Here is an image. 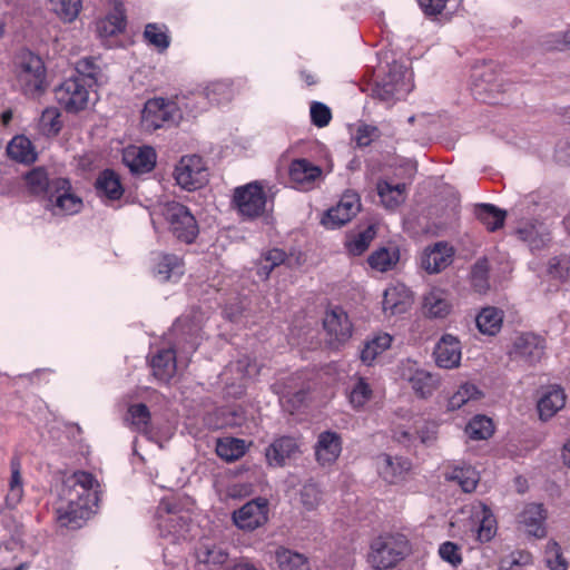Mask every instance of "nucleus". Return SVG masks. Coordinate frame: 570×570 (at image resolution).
I'll list each match as a JSON object with an SVG mask.
<instances>
[{
	"label": "nucleus",
	"mask_w": 570,
	"mask_h": 570,
	"mask_svg": "<svg viewBox=\"0 0 570 570\" xmlns=\"http://www.w3.org/2000/svg\"><path fill=\"white\" fill-rule=\"evenodd\" d=\"M97 481L92 474L78 471L67 476L62 483L59 502L56 508L57 519L63 527L80 528L97 504Z\"/></svg>",
	"instance_id": "nucleus-1"
},
{
	"label": "nucleus",
	"mask_w": 570,
	"mask_h": 570,
	"mask_svg": "<svg viewBox=\"0 0 570 570\" xmlns=\"http://www.w3.org/2000/svg\"><path fill=\"white\" fill-rule=\"evenodd\" d=\"M159 537L169 544H177L188 539L190 514L174 499L160 501L156 511Z\"/></svg>",
	"instance_id": "nucleus-2"
},
{
	"label": "nucleus",
	"mask_w": 570,
	"mask_h": 570,
	"mask_svg": "<svg viewBox=\"0 0 570 570\" xmlns=\"http://www.w3.org/2000/svg\"><path fill=\"white\" fill-rule=\"evenodd\" d=\"M409 550V542L404 535H381L372 542L367 560L372 568L386 570L403 560Z\"/></svg>",
	"instance_id": "nucleus-3"
},
{
	"label": "nucleus",
	"mask_w": 570,
	"mask_h": 570,
	"mask_svg": "<svg viewBox=\"0 0 570 570\" xmlns=\"http://www.w3.org/2000/svg\"><path fill=\"white\" fill-rule=\"evenodd\" d=\"M17 83L28 97H38L46 90V68L40 57L22 52L16 68Z\"/></svg>",
	"instance_id": "nucleus-4"
},
{
	"label": "nucleus",
	"mask_w": 570,
	"mask_h": 570,
	"mask_svg": "<svg viewBox=\"0 0 570 570\" xmlns=\"http://www.w3.org/2000/svg\"><path fill=\"white\" fill-rule=\"evenodd\" d=\"M413 89L412 72L401 63L393 62L389 72L373 88V96L392 104L404 98Z\"/></svg>",
	"instance_id": "nucleus-5"
},
{
	"label": "nucleus",
	"mask_w": 570,
	"mask_h": 570,
	"mask_svg": "<svg viewBox=\"0 0 570 570\" xmlns=\"http://www.w3.org/2000/svg\"><path fill=\"white\" fill-rule=\"evenodd\" d=\"M181 118L176 102L164 98L149 99L141 112V126L146 131H155L164 126L175 125Z\"/></svg>",
	"instance_id": "nucleus-6"
},
{
	"label": "nucleus",
	"mask_w": 570,
	"mask_h": 570,
	"mask_svg": "<svg viewBox=\"0 0 570 570\" xmlns=\"http://www.w3.org/2000/svg\"><path fill=\"white\" fill-rule=\"evenodd\" d=\"M163 215L173 235L186 244H190L198 235V225L190 210L183 204L170 202L165 204Z\"/></svg>",
	"instance_id": "nucleus-7"
},
{
	"label": "nucleus",
	"mask_w": 570,
	"mask_h": 570,
	"mask_svg": "<svg viewBox=\"0 0 570 570\" xmlns=\"http://www.w3.org/2000/svg\"><path fill=\"white\" fill-rule=\"evenodd\" d=\"M174 177L183 189L196 190L207 183V167L198 155L183 156L175 166Z\"/></svg>",
	"instance_id": "nucleus-8"
},
{
	"label": "nucleus",
	"mask_w": 570,
	"mask_h": 570,
	"mask_svg": "<svg viewBox=\"0 0 570 570\" xmlns=\"http://www.w3.org/2000/svg\"><path fill=\"white\" fill-rule=\"evenodd\" d=\"M90 85L81 77H70L55 89V96L60 106L68 112L83 110L89 101Z\"/></svg>",
	"instance_id": "nucleus-9"
},
{
	"label": "nucleus",
	"mask_w": 570,
	"mask_h": 570,
	"mask_svg": "<svg viewBox=\"0 0 570 570\" xmlns=\"http://www.w3.org/2000/svg\"><path fill=\"white\" fill-rule=\"evenodd\" d=\"M233 203L238 213L247 219L262 216L266 206L263 186L258 181H253L237 187L234 191Z\"/></svg>",
	"instance_id": "nucleus-10"
},
{
	"label": "nucleus",
	"mask_w": 570,
	"mask_h": 570,
	"mask_svg": "<svg viewBox=\"0 0 570 570\" xmlns=\"http://www.w3.org/2000/svg\"><path fill=\"white\" fill-rule=\"evenodd\" d=\"M52 186L55 189L48 200L55 215H73L80 212L82 200L71 193V185L67 178H56Z\"/></svg>",
	"instance_id": "nucleus-11"
},
{
	"label": "nucleus",
	"mask_w": 570,
	"mask_h": 570,
	"mask_svg": "<svg viewBox=\"0 0 570 570\" xmlns=\"http://www.w3.org/2000/svg\"><path fill=\"white\" fill-rule=\"evenodd\" d=\"M546 340L533 333L517 336L509 352L511 358L529 365L538 363L544 355Z\"/></svg>",
	"instance_id": "nucleus-12"
},
{
	"label": "nucleus",
	"mask_w": 570,
	"mask_h": 570,
	"mask_svg": "<svg viewBox=\"0 0 570 570\" xmlns=\"http://www.w3.org/2000/svg\"><path fill=\"white\" fill-rule=\"evenodd\" d=\"M323 327L327 334V342L332 346H338L352 336V323L346 312L338 306L326 311Z\"/></svg>",
	"instance_id": "nucleus-13"
},
{
	"label": "nucleus",
	"mask_w": 570,
	"mask_h": 570,
	"mask_svg": "<svg viewBox=\"0 0 570 570\" xmlns=\"http://www.w3.org/2000/svg\"><path fill=\"white\" fill-rule=\"evenodd\" d=\"M266 499H254L234 511L233 521L237 528L244 531H254L267 522Z\"/></svg>",
	"instance_id": "nucleus-14"
},
{
	"label": "nucleus",
	"mask_w": 570,
	"mask_h": 570,
	"mask_svg": "<svg viewBox=\"0 0 570 570\" xmlns=\"http://www.w3.org/2000/svg\"><path fill=\"white\" fill-rule=\"evenodd\" d=\"M402 376L409 382L416 396L430 397L439 387L440 380L431 372L420 368L415 362L407 361L403 367Z\"/></svg>",
	"instance_id": "nucleus-15"
},
{
	"label": "nucleus",
	"mask_w": 570,
	"mask_h": 570,
	"mask_svg": "<svg viewBox=\"0 0 570 570\" xmlns=\"http://www.w3.org/2000/svg\"><path fill=\"white\" fill-rule=\"evenodd\" d=\"M433 355L439 367L446 370L458 367L462 356L460 341L451 334L442 335L435 344Z\"/></svg>",
	"instance_id": "nucleus-16"
},
{
	"label": "nucleus",
	"mask_w": 570,
	"mask_h": 570,
	"mask_svg": "<svg viewBox=\"0 0 570 570\" xmlns=\"http://www.w3.org/2000/svg\"><path fill=\"white\" fill-rule=\"evenodd\" d=\"M454 250L444 242H438L424 249L421 256V267L429 274L445 269L453 259Z\"/></svg>",
	"instance_id": "nucleus-17"
},
{
	"label": "nucleus",
	"mask_w": 570,
	"mask_h": 570,
	"mask_svg": "<svg viewBox=\"0 0 570 570\" xmlns=\"http://www.w3.org/2000/svg\"><path fill=\"white\" fill-rule=\"evenodd\" d=\"M412 303V292L404 284L397 283L384 291L383 311L389 316L407 312Z\"/></svg>",
	"instance_id": "nucleus-18"
},
{
	"label": "nucleus",
	"mask_w": 570,
	"mask_h": 570,
	"mask_svg": "<svg viewBox=\"0 0 570 570\" xmlns=\"http://www.w3.org/2000/svg\"><path fill=\"white\" fill-rule=\"evenodd\" d=\"M379 474L391 484L403 481L411 470V462L401 456L383 453L376 458Z\"/></svg>",
	"instance_id": "nucleus-19"
},
{
	"label": "nucleus",
	"mask_w": 570,
	"mask_h": 570,
	"mask_svg": "<svg viewBox=\"0 0 570 570\" xmlns=\"http://www.w3.org/2000/svg\"><path fill=\"white\" fill-rule=\"evenodd\" d=\"M314 450L315 459L322 466L335 463L342 452L341 435L333 431L320 433Z\"/></svg>",
	"instance_id": "nucleus-20"
},
{
	"label": "nucleus",
	"mask_w": 570,
	"mask_h": 570,
	"mask_svg": "<svg viewBox=\"0 0 570 570\" xmlns=\"http://www.w3.org/2000/svg\"><path fill=\"white\" fill-rule=\"evenodd\" d=\"M547 512L540 503H528L518 517V522L524 528L528 534L535 538H543L546 529Z\"/></svg>",
	"instance_id": "nucleus-21"
},
{
	"label": "nucleus",
	"mask_w": 570,
	"mask_h": 570,
	"mask_svg": "<svg viewBox=\"0 0 570 570\" xmlns=\"http://www.w3.org/2000/svg\"><path fill=\"white\" fill-rule=\"evenodd\" d=\"M153 274L159 282L177 281L184 274V263L175 254L158 253L154 256Z\"/></svg>",
	"instance_id": "nucleus-22"
},
{
	"label": "nucleus",
	"mask_w": 570,
	"mask_h": 570,
	"mask_svg": "<svg viewBox=\"0 0 570 570\" xmlns=\"http://www.w3.org/2000/svg\"><path fill=\"white\" fill-rule=\"evenodd\" d=\"M299 452V446L294 438L282 436L271 443L265 450L266 461L269 466L285 465L287 459L294 458Z\"/></svg>",
	"instance_id": "nucleus-23"
},
{
	"label": "nucleus",
	"mask_w": 570,
	"mask_h": 570,
	"mask_svg": "<svg viewBox=\"0 0 570 570\" xmlns=\"http://www.w3.org/2000/svg\"><path fill=\"white\" fill-rule=\"evenodd\" d=\"M471 515L476 528V538L480 542H489L497 534V519L491 509L482 502L472 504Z\"/></svg>",
	"instance_id": "nucleus-24"
},
{
	"label": "nucleus",
	"mask_w": 570,
	"mask_h": 570,
	"mask_svg": "<svg viewBox=\"0 0 570 570\" xmlns=\"http://www.w3.org/2000/svg\"><path fill=\"white\" fill-rule=\"evenodd\" d=\"M124 161L132 173H149L156 165V153L151 147H132L125 151Z\"/></svg>",
	"instance_id": "nucleus-25"
},
{
	"label": "nucleus",
	"mask_w": 570,
	"mask_h": 570,
	"mask_svg": "<svg viewBox=\"0 0 570 570\" xmlns=\"http://www.w3.org/2000/svg\"><path fill=\"white\" fill-rule=\"evenodd\" d=\"M566 404V393L558 385H551L544 390L538 401V412L541 420L551 419Z\"/></svg>",
	"instance_id": "nucleus-26"
},
{
	"label": "nucleus",
	"mask_w": 570,
	"mask_h": 570,
	"mask_svg": "<svg viewBox=\"0 0 570 570\" xmlns=\"http://www.w3.org/2000/svg\"><path fill=\"white\" fill-rule=\"evenodd\" d=\"M126 28L125 8L121 2L115 1L112 10L97 21V33L100 38H109L121 33Z\"/></svg>",
	"instance_id": "nucleus-27"
},
{
	"label": "nucleus",
	"mask_w": 570,
	"mask_h": 570,
	"mask_svg": "<svg viewBox=\"0 0 570 570\" xmlns=\"http://www.w3.org/2000/svg\"><path fill=\"white\" fill-rule=\"evenodd\" d=\"M321 175L322 169L306 159H295L289 167L291 180L302 189L309 188Z\"/></svg>",
	"instance_id": "nucleus-28"
},
{
	"label": "nucleus",
	"mask_w": 570,
	"mask_h": 570,
	"mask_svg": "<svg viewBox=\"0 0 570 570\" xmlns=\"http://www.w3.org/2000/svg\"><path fill=\"white\" fill-rule=\"evenodd\" d=\"M95 187L98 196L106 200H118L124 195L120 178L111 169H105L99 174Z\"/></svg>",
	"instance_id": "nucleus-29"
},
{
	"label": "nucleus",
	"mask_w": 570,
	"mask_h": 570,
	"mask_svg": "<svg viewBox=\"0 0 570 570\" xmlns=\"http://www.w3.org/2000/svg\"><path fill=\"white\" fill-rule=\"evenodd\" d=\"M154 376L160 382H168L176 372V357L171 348L159 351L151 360Z\"/></svg>",
	"instance_id": "nucleus-30"
},
{
	"label": "nucleus",
	"mask_w": 570,
	"mask_h": 570,
	"mask_svg": "<svg viewBox=\"0 0 570 570\" xmlns=\"http://www.w3.org/2000/svg\"><path fill=\"white\" fill-rule=\"evenodd\" d=\"M376 189L382 204L389 209H395L406 198V184L391 185L381 180L377 183Z\"/></svg>",
	"instance_id": "nucleus-31"
},
{
	"label": "nucleus",
	"mask_w": 570,
	"mask_h": 570,
	"mask_svg": "<svg viewBox=\"0 0 570 570\" xmlns=\"http://www.w3.org/2000/svg\"><path fill=\"white\" fill-rule=\"evenodd\" d=\"M450 308L448 295L441 289L434 288L424 296L423 309L430 317H445Z\"/></svg>",
	"instance_id": "nucleus-32"
},
{
	"label": "nucleus",
	"mask_w": 570,
	"mask_h": 570,
	"mask_svg": "<svg viewBox=\"0 0 570 570\" xmlns=\"http://www.w3.org/2000/svg\"><path fill=\"white\" fill-rule=\"evenodd\" d=\"M475 322L482 334L493 336L501 330L503 312L492 306L484 307L476 315Z\"/></svg>",
	"instance_id": "nucleus-33"
},
{
	"label": "nucleus",
	"mask_w": 570,
	"mask_h": 570,
	"mask_svg": "<svg viewBox=\"0 0 570 570\" xmlns=\"http://www.w3.org/2000/svg\"><path fill=\"white\" fill-rule=\"evenodd\" d=\"M474 213L489 232H495L503 227L507 217L505 210L492 204H479L475 206Z\"/></svg>",
	"instance_id": "nucleus-34"
},
{
	"label": "nucleus",
	"mask_w": 570,
	"mask_h": 570,
	"mask_svg": "<svg viewBox=\"0 0 570 570\" xmlns=\"http://www.w3.org/2000/svg\"><path fill=\"white\" fill-rule=\"evenodd\" d=\"M55 179L49 178L43 167H36L24 176L27 187L31 194L47 195L48 197L55 189L52 186Z\"/></svg>",
	"instance_id": "nucleus-35"
},
{
	"label": "nucleus",
	"mask_w": 570,
	"mask_h": 570,
	"mask_svg": "<svg viewBox=\"0 0 570 570\" xmlns=\"http://www.w3.org/2000/svg\"><path fill=\"white\" fill-rule=\"evenodd\" d=\"M8 156L19 163L30 164L37 158L31 141L24 136L13 137L7 146Z\"/></svg>",
	"instance_id": "nucleus-36"
},
{
	"label": "nucleus",
	"mask_w": 570,
	"mask_h": 570,
	"mask_svg": "<svg viewBox=\"0 0 570 570\" xmlns=\"http://www.w3.org/2000/svg\"><path fill=\"white\" fill-rule=\"evenodd\" d=\"M247 444L242 439L222 438L217 440L216 453L226 462H234L245 455Z\"/></svg>",
	"instance_id": "nucleus-37"
},
{
	"label": "nucleus",
	"mask_w": 570,
	"mask_h": 570,
	"mask_svg": "<svg viewBox=\"0 0 570 570\" xmlns=\"http://www.w3.org/2000/svg\"><path fill=\"white\" fill-rule=\"evenodd\" d=\"M445 479L456 482L464 492L470 493L475 490L479 483V473L470 465L455 466L445 473Z\"/></svg>",
	"instance_id": "nucleus-38"
},
{
	"label": "nucleus",
	"mask_w": 570,
	"mask_h": 570,
	"mask_svg": "<svg viewBox=\"0 0 570 570\" xmlns=\"http://www.w3.org/2000/svg\"><path fill=\"white\" fill-rule=\"evenodd\" d=\"M275 557L281 570H311L307 559L298 552L281 547Z\"/></svg>",
	"instance_id": "nucleus-39"
},
{
	"label": "nucleus",
	"mask_w": 570,
	"mask_h": 570,
	"mask_svg": "<svg viewBox=\"0 0 570 570\" xmlns=\"http://www.w3.org/2000/svg\"><path fill=\"white\" fill-rule=\"evenodd\" d=\"M399 258L400 255L396 248L381 247L368 256L367 262L373 269L386 272L396 265Z\"/></svg>",
	"instance_id": "nucleus-40"
},
{
	"label": "nucleus",
	"mask_w": 570,
	"mask_h": 570,
	"mask_svg": "<svg viewBox=\"0 0 570 570\" xmlns=\"http://www.w3.org/2000/svg\"><path fill=\"white\" fill-rule=\"evenodd\" d=\"M286 253L278 248L264 252L256 263V273L264 279H267L272 271L283 264Z\"/></svg>",
	"instance_id": "nucleus-41"
},
{
	"label": "nucleus",
	"mask_w": 570,
	"mask_h": 570,
	"mask_svg": "<svg viewBox=\"0 0 570 570\" xmlns=\"http://www.w3.org/2000/svg\"><path fill=\"white\" fill-rule=\"evenodd\" d=\"M197 560L202 563L209 566H222L228 559V553L225 549L214 543H202L196 552Z\"/></svg>",
	"instance_id": "nucleus-42"
},
{
	"label": "nucleus",
	"mask_w": 570,
	"mask_h": 570,
	"mask_svg": "<svg viewBox=\"0 0 570 570\" xmlns=\"http://www.w3.org/2000/svg\"><path fill=\"white\" fill-rule=\"evenodd\" d=\"M50 10L63 22H72L78 17L81 0H49Z\"/></svg>",
	"instance_id": "nucleus-43"
},
{
	"label": "nucleus",
	"mask_w": 570,
	"mask_h": 570,
	"mask_svg": "<svg viewBox=\"0 0 570 570\" xmlns=\"http://www.w3.org/2000/svg\"><path fill=\"white\" fill-rule=\"evenodd\" d=\"M144 38L149 46L155 47L159 52L167 50L170 45L166 27L158 23L146 24Z\"/></svg>",
	"instance_id": "nucleus-44"
},
{
	"label": "nucleus",
	"mask_w": 570,
	"mask_h": 570,
	"mask_svg": "<svg viewBox=\"0 0 570 570\" xmlns=\"http://www.w3.org/2000/svg\"><path fill=\"white\" fill-rule=\"evenodd\" d=\"M391 343L392 337L386 333L375 336L372 341L364 345L361 352V360L365 364L370 365L377 355L382 354L391 346Z\"/></svg>",
	"instance_id": "nucleus-45"
},
{
	"label": "nucleus",
	"mask_w": 570,
	"mask_h": 570,
	"mask_svg": "<svg viewBox=\"0 0 570 570\" xmlns=\"http://www.w3.org/2000/svg\"><path fill=\"white\" fill-rule=\"evenodd\" d=\"M360 208L361 203L358 196L354 193H346L335 207L330 208V215L335 216L340 210H344L338 222L348 223L358 213Z\"/></svg>",
	"instance_id": "nucleus-46"
},
{
	"label": "nucleus",
	"mask_w": 570,
	"mask_h": 570,
	"mask_svg": "<svg viewBox=\"0 0 570 570\" xmlns=\"http://www.w3.org/2000/svg\"><path fill=\"white\" fill-rule=\"evenodd\" d=\"M481 397L479 389L471 383L460 385L458 391L448 401V411H455L461 409L469 401L478 400Z\"/></svg>",
	"instance_id": "nucleus-47"
},
{
	"label": "nucleus",
	"mask_w": 570,
	"mask_h": 570,
	"mask_svg": "<svg viewBox=\"0 0 570 570\" xmlns=\"http://www.w3.org/2000/svg\"><path fill=\"white\" fill-rule=\"evenodd\" d=\"M465 433L472 440H485L493 433L492 420L485 415H475L465 426Z\"/></svg>",
	"instance_id": "nucleus-48"
},
{
	"label": "nucleus",
	"mask_w": 570,
	"mask_h": 570,
	"mask_svg": "<svg viewBox=\"0 0 570 570\" xmlns=\"http://www.w3.org/2000/svg\"><path fill=\"white\" fill-rule=\"evenodd\" d=\"M127 420L130 421L136 431L147 433L150 424L149 409L144 403L130 405L127 412Z\"/></svg>",
	"instance_id": "nucleus-49"
},
{
	"label": "nucleus",
	"mask_w": 570,
	"mask_h": 570,
	"mask_svg": "<svg viewBox=\"0 0 570 570\" xmlns=\"http://www.w3.org/2000/svg\"><path fill=\"white\" fill-rule=\"evenodd\" d=\"M61 127L59 110L55 107L46 108L39 120L40 131L47 137H53L58 135Z\"/></svg>",
	"instance_id": "nucleus-50"
},
{
	"label": "nucleus",
	"mask_w": 570,
	"mask_h": 570,
	"mask_svg": "<svg viewBox=\"0 0 570 570\" xmlns=\"http://www.w3.org/2000/svg\"><path fill=\"white\" fill-rule=\"evenodd\" d=\"M489 262L485 257L475 262L471 269V282L474 289L485 293L489 289Z\"/></svg>",
	"instance_id": "nucleus-51"
},
{
	"label": "nucleus",
	"mask_w": 570,
	"mask_h": 570,
	"mask_svg": "<svg viewBox=\"0 0 570 570\" xmlns=\"http://www.w3.org/2000/svg\"><path fill=\"white\" fill-rule=\"evenodd\" d=\"M205 95L209 102L222 105L232 99L233 90L228 82L216 81L206 87Z\"/></svg>",
	"instance_id": "nucleus-52"
},
{
	"label": "nucleus",
	"mask_w": 570,
	"mask_h": 570,
	"mask_svg": "<svg viewBox=\"0 0 570 570\" xmlns=\"http://www.w3.org/2000/svg\"><path fill=\"white\" fill-rule=\"evenodd\" d=\"M375 237V229L373 226H368L363 232L358 233L354 237L347 240L346 248L350 254L358 256L363 254L370 246L371 242Z\"/></svg>",
	"instance_id": "nucleus-53"
},
{
	"label": "nucleus",
	"mask_w": 570,
	"mask_h": 570,
	"mask_svg": "<svg viewBox=\"0 0 570 570\" xmlns=\"http://www.w3.org/2000/svg\"><path fill=\"white\" fill-rule=\"evenodd\" d=\"M373 391L363 377H357L350 391V402L355 409L363 407L372 397Z\"/></svg>",
	"instance_id": "nucleus-54"
},
{
	"label": "nucleus",
	"mask_w": 570,
	"mask_h": 570,
	"mask_svg": "<svg viewBox=\"0 0 570 570\" xmlns=\"http://www.w3.org/2000/svg\"><path fill=\"white\" fill-rule=\"evenodd\" d=\"M11 478H10V490L8 494L9 500L18 502L23 493L22 478H21V461L19 456H13L10 462Z\"/></svg>",
	"instance_id": "nucleus-55"
},
{
	"label": "nucleus",
	"mask_w": 570,
	"mask_h": 570,
	"mask_svg": "<svg viewBox=\"0 0 570 570\" xmlns=\"http://www.w3.org/2000/svg\"><path fill=\"white\" fill-rule=\"evenodd\" d=\"M548 273L561 282L568 281L570 278V257L567 255L552 257L548 264Z\"/></svg>",
	"instance_id": "nucleus-56"
},
{
	"label": "nucleus",
	"mask_w": 570,
	"mask_h": 570,
	"mask_svg": "<svg viewBox=\"0 0 570 570\" xmlns=\"http://www.w3.org/2000/svg\"><path fill=\"white\" fill-rule=\"evenodd\" d=\"M76 70L78 72L77 77L83 78L85 81L90 85V87L94 83H97L100 70L94 59L83 58L79 60L77 62Z\"/></svg>",
	"instance_id": "nucleus-57"
},
{
	"label": "nucleus",
	"mask_w": 570,
	"mask_h": 570,
	"mask_svg": "<svg viewBox=\"0 0 570 570\" xmlns=\"http://www.w3.org/2000/svg\"><path fill=\"white\" fill-rule=\"evenodd\" d=\"M440 558L450 563L452 567H458L462 563L461 547L452 541L443 542L439 548Z\"/></svg>",
	"instance_id": "nucleus-58"
},
{
	"label": "nucleus",
	"mask_w": 570,
	"mask_h": 570,
	"mask_svg": "<svg viewBox=\"0 0 570 570\" xmlns=\"http://www.w3.org/2000/svg\"><path fill=\"white\" fill-rule=\"evenodd\" d=\"M546 561L551 570H564L566 561L561 556L560 547L556 541H549L546 548Z\"/></svg>",
	"instance_id": "nucleus-59"
},
{
	"label": "nucleus",
	"mask_w": 570,
	"mask_h": 570,
	"mask_svg": "<svg viewBox=\"0 0 570 570\" xmlns=\"http://www.w3.org/2000/svg\"><path fill=\"white\" fill-rule=\"evenodd\" d=\"M520 238L529 244L532 249H538L544 246L547 238L539 234L533 225H525L518 229Z\"/></svg>",
	"instance_id": "nucleus-60"
},
{
	"label": "nucleus",
	"mask_w": 570,
	"mask_h": 570,
	"mask_svg": "<svg viewBox=\"0 0 570 570\" xmlns=\"http://www.w3.org/2000/svg\"><path fill=\"white\" fill-rule=\"evenodd\" d=\"M321 500V490L314 483H306L301 490V502L307 510H313Z\"/></svg>",
	"instance_id": "nucleus-61"
},
{
	"label": "nucleus",
	"mask_w": 570,
	"mask_h": 570,
	"mask_svg": "<svg viewBox=\"0 0 570 570\" xmlns=\"http://www.w3.org/2000/svg\"><path fill=\"white\" fill-rule=\"evenodd\" d=\"M415 431L423 444H431L436 440L438 424L432 421H420L416 422Z\"/></svg>",
	"instance_id": "nucleus-62"
},
{
	"label": "nucleus",
	"mask_w": 570,
	"mask_h": 570,
	"mask_svg": "<svg viewBox=\"0 0 570 570\" xmlns=\"http://www.w3.org/2000/svg\"><path fill=\"white\" fill-rule=\"evenodd\" d=\"M312 122L317 127L328 125L332 114L330 108L322 102H313L311 106Z\"/></svg>",
	"instance_id": "nucleus-63"
},
{
	"label": "nucleus",
	"mask_w": 570,
	"mask_h": 570,
	"mask_svg": "<svg viewBox=\"0 0 570 570\" xmlns=\"http://www.w3.org/2000/svg\"><path fill=\"white\" fill-rule=\"evenodd\" d=\"M377 127L371 125H361L355 132V141L360 147H367L373 140L379 138Z\"/></svg>",
	"instance_id": "nucleus-64"
}]
</instances>
